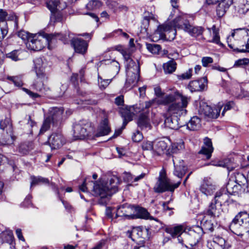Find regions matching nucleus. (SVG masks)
<instances>
[{"label": "nucleus", "instance_id": "f257e3e1", "mask_svg": "<svg viewBox=\"0 0 249 249\" xmlns=\"http://www.w3.org/2000/svg\"><path fill=\"white\" fill-rule=\"evenodd\" d=\"M154 91L156 97L142 103V110L144 107L148 109L152 106L169 105L168 111L169 113L180 115L187 112L186 108L190 101V97L183 95L178 90H174L172 93L163 96V93L159 87L154 88Z\"/></svg>", "mask_w": 249, "mask_h": 249}, {"label": "nucleus", "instance_id": "f03ea898", "mask_svg": "<svg viewBox=\"0 0 249 249\" xmlns=\"http://www.w3.org/2000/svg\"><path fill=\"white\" fill-rule=\"evenodd\" d=\"M119 184V179L116 176L112 177L108 181L102 180L96 182L91 181L87 183L86 179L79 186V189L83 192H86L89 191L90 188L92 189L93 195L100 196L99 203L106 205L111 195L117 192Z\"/></svg>", "mask_w": 249, "mask_h": 249}, {"label": "nucleus", "instance_id": "7ed1b4c3", "mask_svg": "<svg viewBox=\"0 0 249 249\" xmlns=\"http://www.w3.org/2000/svg\"><path fill=\"white\" fill-rule=\"evenodd\" d=\"M229 47L238 52H249V30L235 29L227 40Z\"/></svg>", "mask_w": 249, "mask_h": 249}, {"label": "nucleus", "instance_id": "20e7f679", "mask_svg": "<svg viewBox=\"0 0 249 249\" xmlns=\"http://www.w3.org/2000/svg\"><path fill=\"white\" fill-rule=\"evenodd\" d=\"M190 23L187 19V16L183 14L178 16L172 21V25L167 24H163L158 26L155 31V35H159L161 39L166 38L165 33H172L173 38L175 37L176 29H181L185 32L187 30Z\"/></svg>", "mask_w": 249, "mask_h": 249}, {"label": "nucleus", "instance_id": "39448f33", "mask_svg": "<svg viewBox=\"0 0 249 249\" xmlns=\"http://www.w3.org/2000/svg\"><path fill=\"white\" fill-rule=\"evenodd\" d=\"M181 183L179 180L176 183H172L167 178L165 170L162 169L160 172L158 181L154 187L155 192L161 193L166 191L174 192Z\"/></svg>", "mask_w": 249, "mask_h": 249}, {"label": "nucleus", "instance_id": "423d86ee", "mask_svg": "<svg viewBox=\"0 0 249 249\" xmlns=\"http://www.w3.org/2000/svg\"><path fill=\"white\" fill-rule=\"evenodd\" d=\"M127 78L124 86L126 91L135 86L139 79L140 66L139 61H130L129 67H126Z\"/></svg>", "mask_w": 249, "mask_h": 249}, {"label": "nucleus", "instance_id": "0eeeda50", "mask_svg": "<svg viewBox=\"0 0 249 249\" xmlns=\"http://www.w3.org/2000/svg\"><path fill=\"white\" fill-rule=\"evenodd\" d=\"M64 110L62 108L53 107L51 108L40 129L39 134H43L50 127L51 124L56 125L57 123L61 121Z\"/></svg>", "mask_w": 249, "mask_h": 249}, {"label": "nucleus", "instance_id": "6e6552de", "mask_svg": "<svg viewBox=\"0 0 249 249\" xmlns=\"http://www.w3.org/2000/svg\"><path fill=\"white\" fill-rule=\"evenodd\" d=\"M35 69L37 78L33 85L34 88L38 91L44 89V83L47 81L48 77L44 72V64L41 58H36L34 61Z\"/></svg>", "mask_w": 249, "mask_h": 249}, {"label": "nucleus", "instance_id": "1a4fd4ad", "mask_svg": "<svg viewBox=\"0 0 249 249\" xmlns=\"http://www.w3.org/2000/svg\"><path fill=\"white\" fill-rule=\"evenodd\" d=\"M73 131L74 139L82 140L91 136L93 132V128L89 123H79L73 125Z\"/></svg>", "mask_w": 249, "mask_h": 249}, {"label": "nucleus", "instance_id": "9d476101", "mask_svg": "<svg viewBox=\"0 0 249 249\" xmlns=\"http://www.w3.org/2000/svg\"><path fill=\"white\" fill-rule=\"evenodd\" d=\"M223 106V104L219 103L217 105L212 107L203 103L200 105L199 112L208 118L216 119L219 116Z\"/></svg>", "mask_w": 249, "mask_h": 249}, {"label": "nucleus", "instance_id": "9b49d317", "mask_svg": "<svg viewBox=\"0 0 249 249\" xmlns=\"http://www.w3.org/2000/svg\"><path fill=\"white\" fill-rule=\"evenodd\" d=\"M136 108H138V110H135V112L143 111V113L140 114L137 121L138 127L142 130L147 132L152 128V125L150 122V119L148 117V111L147 110L148 109H145L144 107L143 110L142 109V104H139L136 106Z\"/></svg>", "mask_w": 249, "mask_h": 249}, {"label": "nucleus", "instance_id": "f8f14e48", "mask_svg": "<svg viewBox=\"0 0 249 249\" xmlns=\"http://www.w3.org/2000/svg\"><path fill=\"white\" fill-rule=\"evenodd\" d=\"M27 48L31 50L38 51L41 50L46 45V39L43 35H33L28 41L26 42Z\"/></svg>", "mask_w": 249, "mask_h": 249}, {"label": "nucleus", "instance_id": "ddd939ff", "mask_svg": "<svg viewBox=\"0 0 249 249\" xmlns=\"http://www.w3.org/2000/svg\"><path fill=\"white\" fill-rule=\"evenodd\" d=\"M240 226V231H249V217L247 212H240L232 221L231 227L232 228Z\"/></svg>", "mask_w": 249, "mask_h": 249}, {"label": "nucleus", "instance_id": "4468645a", "mask_svg": "<svg viewBox=\"0 0 249 249\" xmlns=\"http://www.w3.org/2000/svg\"><path fill=\"white\" fill-rule=\"evenodd\" d=\"M44 37L46 39V45L49 50H52L55 46L57 39L62 40L64 43L68 41V38L66 35L63 36L60 33H54L48 34H44Z\"/></svg>", "mask_w": 249, "mask_h": 249}, {"label": "nucleus", "instance_id": "2eb2a0df", "mask_svg": "<svg viewBox=\"0 0 249 249\" xmlns=\"http://www.w3.org/2000/svg\"><path fill=\"white\" fill-rule=\"evenodd\" d=\"M65 142L63 135L59 132L52 133L49 137L48 141L52 149L59 148L64 144Z\"/></svg>", "mask_w": 249, "mask_h": 249}, {"label": "nucleus", "instance_id": "dca6fc26", "mask_svg": "<svg viewBox=\"0 0 249 249\" xmlns=\"http://www.w3.org/2000/svg\"><path fill=\"white\" fill-rule=\"evenodd\" d=\"M68 37L71 38V44L75 52L81 54L86 53L88 46V43L86 41L79 38H71L70 34L68 35Z\"/></svg>", "mask_w": 249, "mask_h": 249}, {"label": "nucleus", "instance_id": "f3484780", "mask_svg": "<svg viewBox=\"0 0 249 249\" xmlns=\"http://www.w3.org/2000/svg\"><path fill=\"white\" fill-rule=\"evenodd\" d=\"M207 83L206 77H204L199 80L191 81L188 85V88L192 92L201 91L207 87Z\"/></svg>", "mask_w": 249, "mask_h": 249}, {"label": "nucleus", "instance_id": "a211bd4d", "mask_svg": "<svg viewBox=\"0 0 249 249\" xmlns=\"http://www.w3.org/2000/svg\"><path fill=\"white\" fill-rule=\"evenodd\" d=\"M207 247L209 249H228L230 245L224 238L216 237L213 240L208 242Z\"/></svg>", "mask_w": 249, "mask_h": 249}, {"label": "nucleus", "instance_id": "6ab92c4d", "mask_svg": "<svg viewBox=\"0 0 249 249\" xmlns=\"http://www.w3.org/2000/svg\"><path fill=\"white\" fill-rule=\"evenodd\" d=\"M131 235L133 240H135L136 238L148 239L150 237L149 230L143 227H139L133 229Z\"/></svg>", "mask_w": 249, "mask_h": 249}, {"label": "nucleus", "instance_id": "aec40b11", "mask_svg": "<svg viewBox=\"0 0 249 249\" xmlns=\"http://www.w3.org/2000/svg\"><path fill=\"white\" fill-rule=\"evenodd\" d=\"M165 231L171 234L173 237L177 236L178 242L182 244L183 241L180 235L183 233L184 234L186 232L183 225H180L167 227L165 229Z\"/></svg>", "mask_w": 249, "mask_h": 249}, {"label": "nucleus", "instance_id": "412c9836", "mask_svg": "<svg viewBox=\"0 0 249 249\" xmlns=\"http://www.w3.org/2000/svg\"><path fill=\"white\" fill-rule=\"evenodd\" d=\"M135 207L127 204L119 207L116 212V216H124L128 219H132L134 213Z\"/></svg>", "mask_w": 249, "mask_h": 249}, {"label": "nucleus", "instance_id": "4be33fe9", "mask_svg": "<svg viewBox=\"0 0 249 249\" xmlns=\"http://www.w3.org/2000/svg\"><path fill=\"white\" fill-rule=\"evenodd\" d=\"M216 189L215 185H214L211 180L207 178H205L200 187V191L202 193L206 196L212 195Z\"/></svg>", "mask_w": 249, "mask_h": 249}, {"label": "nucleus", "instance_id": "5701e85b", "mask_svg": "<svg viewBox=\"0 0 249 249\" xmlns=\"http://www.w3.org/2000/svg\"><path fill=\"white\" fill-rule=\"evenodd\" d=\"M221 206L213 199L206 210V213L212 217H218L221 214Z\"/></svg>", "mask_w": 249, "mask_h": 249}, {"label": "nucleus", "instance_id": "b1692460", "mask_svg": "<svg viewBox=\"0 0 249 249\" xmlns=\"http://www.w3.org/2000/svg\"><path fill=\"white\" fill-rule=\"evenodd\" d=\"M213 149L211 140L206 138L204 139V145L198 153L205 155L207 159H209L211 157Z\"/></svg>", "mask_w": 249, "mask_h": 249}, {"label": "nucleus", "instance_id": "393cba45", "mask_svg": "<svg viewBox=\"0 0 249 249\" xmlns=\"http://www.w3.org/2000/svg\"><path fill=\"white\" fill-rule=\"evenodd\" d=\"M216 8L217 15L219 17H223L227 10L233 2V0H221Z\"/></svg>", "mask_w": 249, "mask_h": 249}, {"label": "nucleus", "instance_id": "a878e982", "mask_svg": "<svg viewBox=\"0 0 249 249\" xmlns=\"http://www.w3.org/2000/svg\"><path fill=\"white\" fill-rule=\"evenodd\" d=\"M16 137L13 134V130L11 132L6 131L0 138V144L2 145H10L14 143Z\"/></svg>", "mask_w": 249, "mask_h": 249}, {"label": "nucleus", "instance_id": "bb28decb", "mask_svg": "<svg viewBox=\"0 0 249 249\" xmlns=\"http://www.w3.org/2000/svg\"><path fill=\"white\" fill-rule=\"evenodd\" d=\"M0 239L2 243L6 242L10 245V248L15 247L14 237L13 232L10 230H6L0 234Z\"/></svg>", "mask_w": 249, "mask_h": 249}, {"label": "nucleus", "instance_id": "cd10ccee", "mask_svg": "<svg viewBox=\"0 0 249 249\" xmlns=\"http://www.w3.org/2000/svg\"><path fill=\"white\" fill-rule=\"evenodd\" d=\"M170 113L171 114V113ZM172 114H173V113ZM186 114V113L185 114ZM176 114L177 115L176 116H168L165 118L164 124L166 127L172 129H177L178 128V122L177 116L178 115L179 116V115L178 114ZM184 115H185V114H184ZM181 115H180V116ZM182 115H183V114Z\"/></svg>", "mask_w": 249, "mask_h": 249}, {"label": "nucleus", "instance_id": "c85d7f7f", "mask_svg": "<svg viewBox=\"0 0 249 249\" xmlns=\"http://www.w3.org/2000/svg\"><path fill=\"white\" fill-rule=\"evenodd\" d=\"M110 131V128L108 125V121L107 118L101 122L96 134L97 137H100L107 135Z\"/></svg>", "mask_w": 249, "mask_h": 249}, {"label": "nucleus", "instance_id": "c756f323", "mask_svg": "<svg viewBox=\"0 0 249 249\" xmlns=\"http://www.w3.org/2000/svg\"><path fill=\"white\" fill-rule=\"evenodd\" d=\"M142 218L148 219L149 217V213L147 210L143 208L136 207H135L134 213L132 215V219Z\"/></svg>", "mask_w": 249, "mask_h": 249}, {"label": "nucleus", "instance_id": "7c9ffc66", "mask_svg": "<svg viewBox=\"0 0 249 249\" xmlns=\"http://www.w3.org/2000/svg\"><path fill=\"white\" fill-rule=\"evenodd\" d=\"M201 127L200 119L197 116H194L191 118L189 122L187 124V127L191 131H195Z\"/></svg>", "mask_w": 249, "mask_h": 249}, {"label": "nucleus", "instance_id": "2f4dec72", "mask_svg": "<svg viewBox=\"0 0 249 249\" xmlns=\"http://www.w3.org/2000/svg\"><path fill=\"white\" fill-rule=\"evenodd\" d=\"M203 234L202 228L199 226H195L189 230L188 237H195L196 240H200Z\"/></svg>", "mask_w": 249, "mask_h": 249}, {"label": "nucleus", "instance_id": "473e14b6", "mask_svg": "<svg viewBox=\"0 0 249 249\" xmlns=\"http://www.w3.org/2000/svg\"><path fill=\"white\" fill-rule=\"evenodd\" d=\"M229 196L226 193H222L221 192H217L213 199L214 202L217 203L221 207L228 202Z\"/></svg>", "mask_w": 249, "mask_h": 249}, {"label": "nucleus", "instance_id": "72a5a7b5", "mask_svg": "<svg viewBox=\"0 0 249 249\" xmlns=\"http://www.w3.org/2000/svg\"><path fill=\"white\" fill-rule=\"evenodd\" d=\"M187 29L188 30H186L185 32L188 33L190 35L194 37H197L202 35L204 31V29L202 27H193L191 24H190Z\"/></svg>", "mask_w": 249, "mask_h": 249}, {"label": "nucleus", "instance_id": "f704fd0d", "mask_svg": "<svg viewBox=\"0 0 249 249\" xmlns=\"http://www.w3.org/2000/svg\"><path fill=\"white\" fill-rule=\"evenodd\" d=\"M177 63L173 60H171L168 62L164 63L163 69L165 73H172L176 70Z\"/></svg>", "mask_w": 249, "mask_h": 249}, {"label": "nucleus", "instance_id": "c9c22d12", "mask_svg": "<svg viewBox=\"0 0 249 249\" xmlns=\"http://www.w3.org/2000/svg\"><path fill=\"white\" fill-rule=\"evenodd\" d=\"M240 188L241 184H238L236 181L235 182H229L226 187L228 193L231 195H234L235 193H238Z\"/></svg>", "mask_w": 249, "mask_h": 249}, {"label": "nucleus", "instance_id": "e433bc0d", "mask_svg": "<svg viewBox=\"0 0 249 249\" xmlns=\"http://www.w3.org/2000/svg\"><path fill=\"white\" fill-rule=\"evenodd\" d=\"M0 128L9 132L13 130L12 124L10 118L6 117L4 120L0 121Z\"/></svg>", "mask_w": 249, "mask_h": 249}, {"label": "nucleus", "instance_id": "4c0bfd02", "mask_svg": "<svg viewBox=\"0 0 249 249\" xmlns=\"http://www.w3.org/2000/svg\"><path fill=\"white\" fill-rule=\"evenodd\" d=\"M174 164L175 166L174 174L178 178H181L186 174L187 171V167L185 166L182 165V164L179 165H176L174 162Z\"/></svg>", "mask_w": 249, "mask_h": 249}, {"label": "nucleus", "instance_id": "58836bf2", "mask_svg": "<svg viewBox=\"0 0 249 249\" xmlns=\"http://www.w3.org/2000/svg\"><path fill=\"white\" fill-rule=\"evenodd\" d=\"M33 148V144L32 142L21 143L18 147V152L23 155L27 154L29 151Z\"/></svg>", "mask_w": 249, "mask_h": 249}, {"label": "nucleus", "instance_id": "ea45409f", "mask_svg": "<svg viewBox=\"0 0 249 249\" xmlns=\"http://www.w3.org/2000/svg\"><path fill=\"white\" fill-rule=\"evenodd\" d=\"M167 148V143L164 141H159L155 145L154 151L160 155L166 150Z\"/></svg>", "mask_w": 249, "mask_h": 249}, {"label": "nucleus", "instance_id": "a19ab883", "mask_svg": "<svg viewBox=\"0 0 249 249\" xmlns=\"http://www.w3.org/2000/svg\"><path fill=\"white\" fill-rule=\"evenodd\" d=\"M238 236V240L246 243H249V231H239L235 232Z\"/></svg>", "mask_w": 249, "mask_h": 249}, {"label": "nucleus", "instance_id": "79ce46f5", "mask_svg": "<svg viewBox=\"0 0 249 249\" xmlns=\"http://www.w3.org/2000/svg\"><path fill=\"white\" fill-rule=\"evenodd\" d=\"M212 30L213 31V38L212 40L209 41L210 42H212L218 44L220 46H222V43L220 41V36L219 35V30L217 29L215 25H213Z\"/></svg>", "mask_w": 249, "mask_h": 249}, {"label": "nucleus", "instance_id": "37998d69", "mask_svg": "<svg viewBox=\"0 0 249 249\" xmlns=\"http://www.w3.org/2000/svg\"><path fill=\"white\" fill-rule=\"evenodd\" d=\"M32 180L31 187L35 185L48 184L49 182L48 179L41 177H33L32 178Z\"/></svg>", "mask_w": 249, "mask_h": 249}, {"label": "nucleus", "instance_id": "c03bdc74", "mask_svg": "<svg viewBox=\"0 0 249 249\" xmlns=\"http://www.w3.org/2000/svg\"><path fill=\"white\" fill-rule=\"evenodd\" d=\"M146 48L150 53L154 54H159L161 49L160 45L150 43L146 44Z\"/></svg>", "mask_w": 249, "mask_h": 249}, {"label": "nucleus", "instance_id": "a18cd8bd", "mask_svg": "<svg viewBox=\"0 0 249 249\" xmlns=\"http://www.w3.org/2000/svg\"><path fill=\"white\" fill-rule=\"evenodd\" d=\"M48 8L52 12L55 11L59 3V0H46V1Z\"/></svg>", "mask_w": 249, "mask_h": 249}, {"label": "nucleus", "instance_id": "49530a36", "mask_svg": "<svg viewBox=\"0 0 249 249\" xmlns=\"http://www.w3.org/2000/svg\"><path fill=\"white\" fill-rule=\"evenodd\" d=\"M102 5L100 1L97 0H92L89 1L86 5V8L89 10H93L100 7Z\"/></svg>", "mask_w": 249, "mask_h": 249}, {"label": "nucleus", "instance_id": "de8ad7c7", "mask_svg": "<svg viewBox=\"0 0 249 249\" xmlns=\"http://www.w3.org/2000/svg\"><path fill=\"white\" fill-rule=\"evenodd\" d=\"M18 36L21 38L24 41H28L29 40V38L32 36L33 35H30V34L24 31V30H20L17 33Z\"/></svg>", "mask_w": 249, "mask_h": 249}, {"label": "nucleus", "instance_id": "09e8293b", "mask_svg": "<svg viewBox=\"0 0 249 249\" xmlns=\"http://www.w3.org/2000/svg\"><path fill=\"white\" fill-rule=\"evenodd\" d=\"M111 79H103L101 77L98 76V83L100 89H106L111 82Z\"/></svg>", "mask_w": 249, "mask_h": 249}, {"label": "nucleus", "instance_id": "8fccbe9b", "mask_svg": "<svg viewBox=\"0 0 249 249\" xmlns=\"http://www.w3.org/2000/svg\"><path fill=\"white\" fill-rule=\"evenodd\" d=\"M192 71H193L192 69H190L186 72H185L182 74L178 75V79L182 80H186V79H190L192 76Z\"/></svg>", "mask_w": 249, "mask_h": 249}, {"label": "nucleus", "instance_id": "3c124183", "mask_svg": "<svg viewBox=\"0 0 249 249\" xmlns=\"http://www.w3.org/2000/svg\"><path fill=\"white\" fill-rule=\"evenodd\" d=\"M240 3L241 8L243 9V13H245L249 10V0H238Z\"/></svg>", "mask_w": 249, "mask_h": 249}, {"label": "nucleus", "instance_id": "603ef678", "mask_svg": "<svg viewBox=\"0 0 249 249\" xmlns=\"http://www.w3.org/2000/svg\"><path fill=\"white\" fill-rule=\"evenodd\" d=\"M8 79L12 81L15 86L17 87H21L23 85V83L21 78L19 76H9Z\"/></svg>", "mask_w": 249, "mask_h": 249}, {"label": "nucleus", "instance_id": "864d4df0", "mask_svg": "<svg viewBox=\"0 0 249 249\" xmlns=\"http://www.w3.org/2000/svg\"><path fill=\"white\" fill-rule=\"evenodd\" d=\"M183 236H185V238L187 241L189 245L192 247L196 245L200 240H196L195 237H188V233L186 232L183 234Z\"/></svg>", "mask_w": 249, "mask_h": 249}, {"label": "nucleus", "instance_id": "5fc2aeb1", "mask_svg": "<svg viewBox=\"0 0 249 249\" xmlns=\"http://www.w3.org/2000/svg\"><path fill=\"white\" fill-rule=\"evenodd\" d=\"M143 138L142 133L139 130H136L132 136V139L134 142H139Z\"/></svg>", "mask_w": 249, "mask_h": 249}, {"label": "nucleus", "instance_id": "6e6d98bb", "mask_svg": "<svg viewBox=\"0 0 249 249\" xmlns=\"http://www.w3.org/2000/svg\"><path fill=\"white\" fill-rule=\"evenodd\" d=\"M235 181L238 184H244L245 182L247 181L245 176L243 174L238 173L235 177Z\"/></svg>", "mask_w": 249, "mask_h": 249}, {"label": "nucleus", "instance_id": "4d7b16f0", "mask_svg": "<svg viewBox=\"0 0 249 249\" xmlns=\"http://www.w3.org/2000/svg\"><path fill=\"white\" fill-rule=\"evenodd\" d=\"M179 0H170V2L171 5L174 9H175L171 13L169 16V18H172L173 17V15L176 13V11H178V3Z\"/></svg>", "mask_w": 249, "mask_h": 249}, {"label": "nucleus", "instance_id": "13d9d810", "mask_svg": "<svg viewBox=\"0 0 249 249\" xmlns=\"http://www.w3.org/2000/svg\"><path fill=\"white\" fill-rule=\"evenodd\" d=\"M134 176L129 172H124L123 175V178L124 181L127 182H134Z\"/></svg>", "mask_w": 249, "mask_h": 249}, {"label": "nucleus", "instance_id": "bf43d9fd", "mask_svg": "<svg viewBox=\"0 0 249 249\" xmlns=\"http://www.w3.org/2000/svg\"><path fill=\"white\" fill-rule=\"evenodd\" d=\"M142 148L144 150H151L152 149L154 150L153 143L150 141L143 142L142 144Z\"/></svg>", "mask_w": 249, "mask_h": 249}, {"label": "nucleus", "instance_id": "052dcab7", "mask_svg": "<svg viewBox=\"0 0 249 249\" xmlns=\"http://www.w3.org/2000/svg\"><path fill=\"white\" fill-rule=\"evenodd\" d=\"M234 106V103L232 101L228 102L224 106V109L222 112V116H224L225 113L232 108Z\"/></svg>", "mask_w": 249, "mask_h": 249}, {"label": "nucleus", "instance_id": "680f3d73", "mask_svg": "<svg viewBox=\"0 0 249 249\" xmlns=\"http://www.w3.org/2000/svg\"><path fill=\"white\" fill-rule=\"evenodd\" d=\"M201 62L202 66L207 67L209 64L213 62V59L211 57H203L202 58Z\"/></svg>", "mask_w": 249, "mask_h": 249}, {"label": "nucleus", "instance_id": "e2e57ef3", "mask_svg": "<svg viewBox=\"0 0 249 249\" xmlns=\"http://www.w3.org/2000/svg\"><path fill=\"white\" fill-rule=\"evenodd\" d=\"M17 51H14L11 53L6 54V57L9 58L13 60L17 61L18 60V55L17 54Z\"/></svg>", "mask_w": 249, "mask_h": 249}, {"label": "nucleus", "instance_id": "0e129e2a", "mask_svg": "<svg viewBox=\"0 0 249 249\" xmlns=\"http://www.w3.org/2000/svg\"><path fill=\"white\" fill-rule=\"evenodd\" d=\"M111 69L114 70V73L116 74H118L120 71V66L118 62L115 61H113L111 66Z\"/></svg>", "mask_w": 249, "mask_h": 249}, {"label": "nucleus", "instance_id": "69168bd1", "mask_svg": "<svg viewBox=\"0 0 249 249\" xmlns=\"http://www.w3.org/2000/svg\"><path fill=\"white\" fill-rule=\"evenodd\" d=\"M248 61H249V60L248 59H246V58L242 59H239V60H237L236 61H235L234 66H236V67H239V66L245 65L247 64Z\"/></svg>", "mask_w": 249, "mask_h": 249}, {"label": "nucleus", "instance_id": "338daca9", "mask_svg": "<svg viewBox=\"0 0 249 249\" xmlns=\"http://www.w3.org/2000/svg\"><path fill=\"white\" fill-rule=\"evenodd\" d=\"M7 16L8 14L5 11L0 9V22L5 21L6 19Z\"/></svg>", "mask_w": 249, "mask_h": 249}, {"label": "nucleus", "instance_id": "774afa93", "mask_svg": "<svg viewBox=\"0 0 249 249\" xmlns=\"http://www.w3.org/2000/svg\"><path fill=\"white\" fill-rule=\"evenodd\" d=\"M175 148L177 150H181L184 148V143L182 141H180L174 144Z\"/></svg>", "mask_w": 249, "mask_h": 249}]
</instances>
